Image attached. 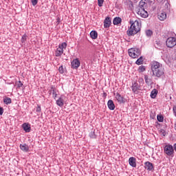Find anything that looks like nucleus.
<instances>
[{
    "label": "nucleus",
    "mask_w": 176,
    "mask_h": 176,
    "mask_svg": "<svg viewBox=\"0 0 176 176\" xmlns=\"http://www.w3.org/2000/svg\"><path fill=\"white\" fill-rule=\"evenodd\" d=\"M151 71L153 75L157 76V78H160V76L164 75V67H163V65L156 60L151 62Z\"/></svg>",
    "instance_id": "obj_1"
},
{
    "label": "nucleus",
    "mask_w": 176,
    "mask_h": 176,
    "mask_svg": "<svg viewBox=\"0 0 176 176\" xmlns=\"http://www.w3.org/2000/svg\"><path fill=\"white\" fill-rule=\"evenodd\" d=\"M130 28L126 31L128 36H133L141 31V25L138 21H130Z\"/></svg>",
    "instance_id": "obj_2"
},
{
    "label": "nucleus",
    "mask_w": 176,
    "mask_h": 176,
    "mask_svg": "<svg viewBox=\"0 0 176 176\" xmlns=\"http://www.w3.org/2000/svg\"><path fill=\"white\" fill-rule=\"evenodd\" d=\"M128 53L132 58H138L141 56V50L137 47L129 49Z\"/></svg>",
    "instance_id": "obj_3"
},
{
    "label": "nucleus",
    "mask_w": 176,
    "mask_h": 176,
    "mask_svg": "<svg viewBox=\"0 0 176 176\" xmlns=\"http://www.w3.org/2000/svg\"><path fill=\"white\" fill-rule=\"evenodd\" d=\"M67 49V43L64 42L61 44H59L58 47L55 52L56 57H60L64 53V50Z\"/></svg>",
    "instance_id": "obj_4"
},
{
    "label": "nucleus",
    "mask_w": 176,
    "mask_h": 176,
    "mask_svg": "<svg viewBox=\"0 0 176 176\" xmlns=\"http://www.w3.org/2000/svg\"><path fill=\"white\" fill-rule=\"evenodd\" d=\"M164 152L168 156H171L174 155V147H173V145L167 144L164 146Z\"/></svg>",
    "instance_id": "obj_5"
},
{
    "label": "nucleus",
    "mask_w": 176,
    "mask_h": 176,
    "mask_svg": "<svg viewBox=\"0 0 176 176\" xmlns=\"http://www.w3.org/2000/svg\"><path fill=\"white\" fill-rule=\"evenodd\" d=\"M176 45V38L174 37H169L166 40L167 47H174Z\"/></svg>",
    "instance_id": "obj_6"
},
{
    "label": "nucleus",
    "mask_w": 176,
    "mask_h": 176,
    "mask_svg": "<svg viewBox=\"0 0 176 176\" xmlns=\"http://www.w3.org/2000/svg\"><path fill=\"white\" fill-rule=\"evenodd\" d=\"M137 13L139 14V16H141V17H144V19L148 16V12H146L145 8L142 7H139L137 10Z\"/></svg>",
    "instance_id": "obj_7"
},
{
    "label": "nucleus",
    "mask_w": 176,
    "mask_h": 176,
    "mask_svg": "<svg viewBox=\"0 0 176 176\" xmlns=\"http://www.w3.org/2000/svg\"><path fill=\"white\" fill-rule=\"evenodd\" d=\"M64 100H65V96L61 95L58 100H56V105L63 108L64 107Z\"/></svg>",
    "instance_id": "obj_8"
},
{
    "label": "nucleus",
    "mask_w": 176,
    "mask_h": 176,
    "mask_svg": "<svg viewBox=\"0 0 176 176\" xmlns=\"http://www.w3.org/2000/svg\"><path fill=\"white\" fill-rule=\"evenodd\" d=\"M71 64L72 68H73V69H77V68H79V67H80V61L78 58L74 59L72 61Z\"/></svg>",
    "instance_id": "obj_9"
},
{
    "label": "nucleus",
    "mask_w": 176,
    "mask_h": 176,
    "mask_svg": "<svg viewBox=\"0 0 176 176\" xmlns=\"http://www.w3.org/2000/svg\"><path fill=\"white\" fill-rule=\"evenodd\" d=\"M114 96H116V99L117 100L118 102L120 104H123L124 102V98L120 95L119 93L114 94Z\"/></svg>",
    "instance_id": "obj_10"
},
{
    "label": "nucleus",
    "mask_w": 176,
    "mask_h": 176,
    "mask_svg": "<svg viewBox=\"0 0 176 176\" xmlns=\"http://www.w3.org/2000/svg\"><path fill=\"white\" fill-rule=\"evenodd\" d=\"M140 85H138V83L137 82L133 83L131 86L132 91L135 94H138V90H140Z\"/></svg>",
    "instance_id": "obj_11"
},
{
    "label": "nucleus",
    "mask_w": 176,
    "mask_h": 176,
    "mask_svg": "<svg viewBox=\"0 0 176 176\" xmlns=\"http://www.w3.org/2000/svg\"><path fill=\"white\" fill-rule=\"evenodd\" d=\"M129 165L131 166V167H137V160L134 157H131L129 159Z\"/></svg>",
    "instance_id": "obj_12"
},
{
    "label": "nucleus",
    "mask_w": 176,
    "mask_h": 176,
    "mask_svg": "<svg viewBox=\"0 0 176 176\" xmlns=\"http://www.w3.org/2000/svg\"><path fill=\"white\" fill-rule=\"evenodd\" d=\"M111 24V18L107 17L104 19V28H109Z\"/></svg>",
    "instance_id": "obj_13"
},
{
    "label": "nucleus",
    "mask_w": 176,
    "mask_h": 176,
    "mask_svg": "<svg viewBox=\"0 0 176 176\" xmlns=\"http://www.w3.org/2000/svg\"><path fill=\"white\" fill-rule=\"evenodd\" d=\"M145 169L147 170L148 171H152L153 170V164L149 162H146L145 163Z\"/></svg>",
    "instance_id": "obj_14"
},
{
    "label": "nucleus",
    "mask_w": 176,
    "mask_h": 176,
    "mask_svg": "<svg viewBox=\"0 0 176 176\" xmlns=\"http://www.w3.org/2000/svg\"><path fill=\"white\" fill-rule=\"evenodd\" d=\"M157 17L161 21H164V20L167 19V14H166V12H160V14H158Z\"/></svg>",
    "instance_id": "obj_15"
},
{
    "label": "nucleus",
    "mask_w": 176,
    "mask_h": 176,
    "mask_svg": "<svg viewBox=\"0 0 176 176\" xmlns=\"http://www.w3.org/2000/svg\"><path fill=\"white\" fill-rule=\"evenodd\" d=\"M22 127L26 133H30V131H31V125H30V124L24 123L22 125Z\"/></svg>",
    "instance_id": "obj_16"
},
{
    "label": "nucleus",
    "mask_w": 176,
    "mask_h": 176,
    "mask_svg": "<svg viewBox=\"0 0 176 176\" xmlns=\"http://www.w3.org/2000/svg\"><path fill=\"white\" fill-rule=\"evenodd\" d=\"M107 106L110 111H113V109H115V104L113 103V100H109L108 101Z\"/></svg>",
    "instance_id": "obj_17"
},
{
    "label": "nucleus",
    "mask_w": 176,
    "mask_h": 176,
    "mask_svg": "<svg viewBox=\"0 0 176 176\" xmlns=\"http://www.w3.org/2000/svg\"><path fill=\"white\" fill-rule=\"evenodd\" d=\"M20 148L23 152H28L30 151V146L25 144H20Z\"/></svg>",
    "instance_id": "obj_18"
},
{
    "label": "nucleus",
    "mask_w": 176,
    "mask_h": 176,
    "mask_svg": "<svg viewBox=\"0 0 176 176\" xmlns=\"http://www.w3.org/2000/svg\"><path fill=\"white\" fill-rule=\"evenodd\" d=\"M90 36L92 39H97L98 33H97L96 31L93 30L90 32Z\"/></svg>",
    "instance_id": "obj_19"
},
{
    "label": "nucleus",
    "mask_w": 176,
    "mask_h": 176,
    "mask_svg": "<svg viewBox=\"0 0 176 176\" xmlns=\"http://www.w3.org/2000/svg\"><path fill=\"white\" fill-rule=\"evenodd\" d=\"M120 23H122V19L120 17H116L113 21L114 25H118V24H120Z\"/></svg>",
    "instance_id": "obj_20"
},
{
    "label": "nucleus",
    "mask_w": 176,
    "mask_h": 176,
    "mask_svg": "<svg viewBox=\"0 0 176 176\" xmlns=\"http://www.w3.org/2000/svg\"><path fill=\"white\" fill-rule=\"evenodd\" d=\"M156 96H157V91L156 89H153L151 93V98H156Z\"/></svg>",
    "instance_id": "obj_21"
},
{
    "label": "nucleus",
    "mask_w": 176,
    "mask_h": 176,
    "mask_svg": "<svg viewBox=\"0 0 176 176\" xmlns=\"http://www.w3.org/2000/svg\"><path fill=\"white\" fill-rule=\"evenodd\" d=\"M142 63H144V58H142V56H140L135 62L137 65H141Z\"/></svg>",
    "instance_id": "obj_22"
},
{
    "label": "nucleus",
    "mask_w": 176,
    "mask_h": 176,
    "mask_svg": "<svg viewBox=\"0 0 176 176\" xmlns=\"http://www.w3.org/2000/svg\"><path fill=\"white\" fill-rule=\"evenodd\" d=\"M4 104L8 105V104H12V99L10 98H6L3 99Z\"/></svg>",
    "instance_id": "obj_23"
},
{
    "label": "nucleus",
    "mask_w": 176,
    "mask_h": 176,
    "mask_svg": "<svg viewBox=\"0 0 176 176\" xmlns=\"http://www.w3.org/2000/svg\"><path fill=\"white\" fill-rule=\"evenodd\" d=\"M144 80L147 85H151V83L152 82V79L149 78L148 76H144Z\"/></svg>",
    "instance_id": "obj_24"
},
{
    "label": "nucleus",
    "mask_w": 176,
    "mask_h": 176,
    "mask_svg": "<svg viewBox=\"0 0 176 176\" xmlns=\"http://www.w3.org/2000/svg\"><path fill=\"white\" fill-rule=\"evenodd\" d=\"M157 120L158 122H163V120H164V117H163L162 115H157Z\"/></svg>",
    "instance_id": "obj_25"
},
{
    "label": "nucleus",
    "mask_w": 176,
    "mask_h": 176,
    "mask_svg": "<svg viewBox=\"0 0 176 176\" xmlns=\"http://www.w3.org/2000/svg\"><path fill=\"white\" fill-rule=\"evenodd\" d=\"M90 138H96V133L94 131H91L89 133Z\"/></svg>",
    "instance_id": "obj_26"
},
{
    "label": "nucleus",
    "mask_w": 176,
    "mask_h": 176,
    "mask_svg": "<svg viewBox=\"0 0 176 176\" xmlns=\"http://www.w3.org/2000/svg\"><path fill=\"white\" fill-rule=\"evenodd\" d=\"M27 41V34H24L21 38V43H24Z\"/></svg>",
    "instance_id": "obj_27"
},
{
    "label": "nucleus",
    "mask_w": 176,
    "mask_h": 176,
    "mask_svg": "<svg viewBox=\"0 0 176 176\" xmlns=\"http://www.w3.org/2000/svg\"><path fill=\"white\" fill-rule=\"evenodd\" d=\"M55 91H56V88H54V87H51L50 89V94H53L54 93H55Z\"/></svg>",
    "instance_id": "obj_28"
},
{
    "label": "nucleus",
    "mask_w": 176,
    "mask_h": 176,
    "mask_svg": "<svg viewBox=\"0 0 176 176\" xmlns=\"http://www.w3.org/2000/svg\"><path fill=\"white\" fill-rule=\"evenodd\" d=\"M103 4H104V0H98V6H100V8H101V6H102Z\"/></svg>",
    "instance_id": "obj_29"
},
{
    "label": "nucleus",
    "mask_w": 176,
    "mask_h": 176,
    "mask_svg": "<svg viewBox=\"0 0 176 176\" xmlns=\"http://www.w3.org/2000/svg\"><path fill=\"white\" fill-rule=\"evenodd\" d=\"M153 33L152 32V30H146V35H147V36H151V35L153 34Z\"/></svg>",
    "instance_id": "obj_30"
},
{
    "label": "nucleus",
    "mask_w": 176,
    "mask_h": 176,
    "mask_svg": "<svg viewBox=\"0 0 176 176\" xmlns=\"http://www.w3.org/2000/svg\"><path fill=\"white\" fill-rule=\"evenodd\" d=\"M58 72H60V74H64V67L63 66H60L58 68Z\"/></svg>",
    "instance_id": "obj_31"
},
{
    "label": "nucleus",
    "mask_w": 176,
    "mask_h": 176,
    "mask_svg": "<svg viewBox=\"0 0 176 176\" xmlns=\"http://www.w3.org/2000/svg\"><path fill=\"white\" fill-rule=\"evenodd\" d=\"M31 2L33 6H36V5L38 4V0H31Z\"/></svg>",
    "instance_id": "obj_32"
},
{
    "label": "nucleus",
    "mask_w": 176,
    "mask_h": 176,
    "mask_svg": "<svg viewBox=\"0 0 176 176\" xmlns=\"http://www.w3.org/2000/svg\"><path fill=\"white\" fill-rule=\"evenodd\" d=\"M145 5H146V3H145V2L141 1L140 2V6H139V8H144V6Z\"/></svg>",
    "instance_id": "obj_33"
},
{
    "label": "nucleus",
    "mask_w": 176,
    "mask_h": 176,
    "mask_svg": "<svg viewBox=\"0 0 176 176\" xmlns=\"http://www.w3.org/2000/svg\"><path fill=\"white\" fill-rule=\"evenodd\" d=\"M57 91H55L53 94H52V97L54 100H56V98H57Z\"/></svg>",
    "instance_id": "obj_34"
},
{
    "label": "nucleus",
    "mask_w": 176,
    "mask_h": 176,
    "mask_svg": "<svg viewBox=\"0 0 176 176\" xmlns=\"http://www.w3.org/2000/svg\"><path fill=\"white\" fill-rule=\"evenodd\" d=\"M41 111H42V109H41V106H39V104L37 105L36 111L37 112H41Z\"/></svg>",
    "instance_id": "obj_35"
},
{
    "label": "nucleus",
    "mask_w": 176,
    "mask_h": 176,
    "mask_svg": "<svg viewBox=\"0 0 176 176\" xmlns=\"http://www.w3.org/2000/svg\"><path fill=\"white\" fill-rule=\"evenodd\" d=\"M139 69H140V71H141L142 72H144V71H145V67H144V66H140V67H139Z\"/></svg>",
    "instance_id": "obj_36"
},
{
    "label": "nucleus",
    "mask_w": 176,
    "mask_h": 176,
    "mask_svg": "<svg viewBox=\"0 0 176 176\" xmlns=\"http://www.w3.org/2000/svg\"><path fill=\"white\" fill-rule=\"evenodd\" d=\"M0 115H3V109L2 107H0Z\"/></svg>",
    "instance_id": "obj_37"
},
{
    "label": "nucleus",
    "mask_w": 176,
    "mask_h": 176,
    "mask_svg": "<svg viewBox=\"0 0 176 176\" xmlns=\"http://www.w3.org/2000/svg\"><path fill=\"white\" fill-rule=\"evenodd\" d=\"M18 87H23V83H21V81L19 82Z\"/></svg>",
    "instance_id": "obj_38"
},
{
    "label": "nucleus",
    "mask_w": 176,
    "mask_h": 176,
    "mask_svg": "<svg viewBox=\"0 0 176 176\" xmlns=\"http://www.w3.org/2000/svg\"><path fill=\"white\" fill-rule=\"evenodd\" d=\"M173 112H174L175 116V117H176V107H173Z\"/></svg>",
    "instance_id": "obj_39"
},
{
    "label": "nucleus",
    "mask_w": 176,
    "mask_h": 176,
    "mask_svg": "<svg viewBox=\"0 0 176 176\" xmlns=\"http://www.w3.org/2000/svg\"><path fill=\"white\" fill-rule=\"evenodd\" d=\"M155 45H157V47H159V45H160V43L158 41H156Z\"/></svg>",
    "instance_id": "obj_40"
},
{
    "label": "nucleus",
    "mask_w": 176,
    "mask_h": 176,
    "mask_svg": "<svg viewBox=\"0 0 176 176\" xmlns=\"http://www.w3.org/2000/svg\"><path fill=\"white\" fill-rule=\"evenodd\" d=\"M157 1L159 3H162V2H163V0H157Z\"/></svg>",
    "instance_id": "obj_41"
},
{
    "label": "nucleus",
    "mask_w": 176,
    "mask_h": 176,
    "mask_svg": "<svg viewBox=\"0 0 176 176\" xmlns=\"http://www.w3.org/2000/svg\"><path fill=\"white\" fill-rule=\"evenodd\" d=\"M162 135H166V132H164V131H163V132H162Z\"/></svg>",
    "instance_id": "obj_42"
},
{
    "label": "nucleus",
    "mask_w": 176,
    "mask_h": 176,
    "mask_svg": "<svg viewBox=\"0 0 176 176\" xmlns=\"http://www.w3.org/2000/svg\"><path fill=\"white\" fill-rule=\"evenodd\" d=\"M129 2L131 5V6H133V2H131V1H129Z\"/></svg>",
    "instance_id": "obj_43"
},
{
    "label": "nucleus",
    "mask_w": 176,
    "mask_h": 176,
    "mask_svg": "<svg viewBox=\"0 0 176 176\" xmlns=\"http://www.w3.org/2000/svg\"><path fill=\"white\" fill-rule=\"evenodd\" d=\"M103 96H104V97H106V96H107V93L104 92V93L103 94Z\"/></svg>",
    "instance_id": "obj_44"
},
{
    "label": "nucleus",
    "mask_w": 176,
    "mask_h": 176,
    "mask_svg": "<svg viewBox=\"0 0 176 176\" xmlns=\"http://www.w3.org/2000/svg\"><path fill=\"white\" fill-rule=\"evenodd\" d=\"M174 149H175V151L176 152V144L174 145Z\"/></svg>",
    "instance_id": "obj_45"
}]
</instances>
